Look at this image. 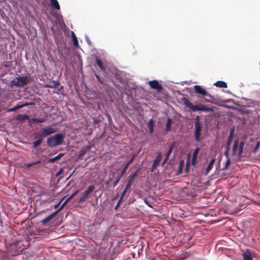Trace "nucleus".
<instances>
[{
    "mask_svg": "<svg viewBox=\"0 0 260 260\" xmlns=\"http://www.w3.org/2000/svg\"><path fill=\"white\" fill-rule=\"evenodd\" d=\"M64 139L62 134H57L54 136L49 138L47 140V144L49 147H54L61 145Z\"/></svg>",
    "mask_w": 260,
    "mask_h": 260,
    "instance_id": "1",
    "label": "nucleus"
},
{
    "mask_svg": "<svg viewBox=\"0 0 260 260\" xmlns=\"http://www.w3.org/2000/svg\"><path fill=\"white\" fill-rule=\"evenodd\" d=\"M244 145V141L239 142L238 140H236L233 146L232 155H238L239 158H241L243 156Z\"/></svg>",
    "mask_w": 260,
    "mask_h": 260,
    "instance_id": "2",
    "label": "nucleus"
},
{
    "mask_svg": "<svg viewBox=\"0 0 260 260\" xmlns=\"http://www.w3.org/2000/svg\"><path fill=\"white\" fill-rule=\"evenodd\" d=\"M183 102L185 106L189 108L193 111H202L205 112H212L213 109L211 108L207 107L204 105H194L192 103L187 99L184 98Z\"/></svg>",
    "mask_w": 260,
    "mask_h": 260,
    "instance_id": "3",
    "label": "nucleus"
},
{
    "mask_svg": "<svg viewBox=\"0 0 260 260\" xmlns=\"http://www.w3.org/2000/svg\"><path fill=\"white\" fill-rule=\"evenodd\" d=\"M201 130H202L201 124L200 121L199 116H197L195 118L194 132V140L197 142H199L201 140L200 136H201Z\"/></svg>",
    "mask_w": 260,
    "mask_h": 260,
    "instance_id": "4",
    "label": "nucleus"
},
{
    "mask_svg": "<svg viewBox=\"0 0 260 260\" xmlns=\"http://www.w3.org/2000/svg\"><path fill=\"white\" fill-rule=\"evenodd\" d=\"M29 80L26 76L19 77L11 81V84L16 87H22L28 83Z\"/></svg>",
    "mask_w": 260,
    "mask_h": 260,
    "instance_id": "5",
    "label": "nucleus"
},
{
    "mask_svg": "<svg viewBox=\"0 0 260 260\" xmlns=\"http://www.w3.org/2000/svg\"><path fill=\"white\" fill-rule=\"evenodd\" d=\"M94 188L95 187L93 185L89 186L87 189L82 193V196L79 198L78 202L79 203L84 202Z\"/></svg>",
    "mask_w": 260,
    "mask_h": 260,
    "instance_id": "6",
    "label": "nucleus"
},
{
    "mask_svg": "<svg viewBox=\"0 0 260 260\" xmlns=\"http://www.w3.org/2000/svg\"><path fill=\"white\" fill-rule=\"evenodd\" d=\"M44 138L55 133L57 131V128L52 125H48L46 127L41 129Z\"/></svg>",
    "mask_w": 260,
    "mask_h": 260,
    "instance_id": "7",
    "label": "nucleus"
},
{
    "mask_svg": "<svg viewBox=\"0 0 260 260\" xmlns=\"http://www.w3.org/2000/svg\"><path fill=\"white\" fill-rule=\"evenodd\" d=\"M194 89L195 92L198 94L201 95L202 96H208L210 98H212L210 94H208L207 91L204 88H203L201 86L196 85L194 86Z\"/></svg>",
    "mask_w": 260,
    "mask_h": 260,
    "instance_id": "8",
    "label": "nucleus"
},
{
    "mask_svg": "<svg viewBox=\"0 0 260 260\" xmlns=\"http://www.w3.org/2000/svg\"><path fill=\"white\" fill-rule=\"evenodd\" d=\"M148 84L151 89H155L158 92H160L162 89L161 85L159 84L157 80L149 81Z\"/></svg>",
    "mask_w": 260,
    "mask_h": 260,
    "instance_id": "9",
    "label": "nucleus"
},
{
    "mask_svg": "<svg viewBox=\"0 0 260 260\" xmlns=\"http://www.w3.org/2000/svg\"><path fill=\"white\" fill-rule=\"evenodd\" d=\"M161 158H162L161 153V152L157 153V154L155 158L153 160V164H152L151 168L150 171L151 172H154V171L155 170L156 168L158 165Z\"/></svg>",
    "mask_w": 260,
    "mask_h": 260,
    "instance_id": "10",
    "label": "nucleus"
},
{
    "mask_svg": "<svg viewBox=\"0 0 260 260\" xmlns=\"http://www.w3.org/2000/svg\"><path fill=\"white\" fill-rule=\"evenodd\" d=\"M175 146V142L172 143L169 147V150H168V152L166 155L165 158L164 159L162 162V166H164L165 164L167 162V161L168 160L169 157L171 154L173 149L174 148Z\"/></svg>",
    "mask_w": 260,
    "mask_h": 260,
    "instance_id": "11",
    "label": "nucleus"
},
{
    "mask_svg": "<svg viewBox=\"0 0 260 260\" xmlns=\"http://www.w3.org/2000/svg\"><path fill=\"white\" fill-rule=\"evenodd\" d=\"M58 214V211H55L54 213L49 215L48 217L42 220L41 223L43 225H46L48 224L49 221Z\"/></svg>",
    "mask_w": 260,
    "mask_h": 260,
    "instance_id": "12",
    "label": "nucleus"
},
{
    "mask_svg": "<svg viewBox=\"0 0 260 260\" xmlns=\"http://www.w3.org/2000/svg\"><path fill=\"white\" fill-rule=\"evenodd\" d=\"M242 255L244 260H253L252 254L249 249H247Z\"/></svg>",
    "mask_w": 260,
    "mask_h": 260,
    "instance_id": "13",
    "label": "nucleus"
},
{
    "mask_svg": "<svg viewBox=\"0 0 260 260\" xmlns=\"http://www.w3.org/2000/svg\"><path fill=\"white\" fill-rule=\"evenodd\" d=\"M44 138V137L41 130L37 131L34 134V139L41 140L43 141Z\"/></svg>",
    "mask_w": 260,
    "mask_h": 260,
    "instance_id": "14",
    "label": "nucleus"
},
{
    "mask_svg": "<svg viewBox=\"0 0 260 260\" xmlns=\"http://www.w3.org/2000/svg\"><path fill=\"white\" fill-rule=\"evenodd\" d=\"M59 85V83L58 82L53 81L50 82L48 84H46L45 85V87L51 88H53L57 87Z\"/></svg>",
    "mask_w": 260,
    "mask_h": 260,
    "instance_id": "15",
    "label": "nucleus"
},
{
    "mask_svg": "<svg viewBox=\"0 0 260 260\" xmlns=\"http://www.w3.org/2000/svg\"><path fill=\"white\" fill-rule=\"evenodd\" d=\"M147 127L150 134H152L153 133V121L152 119H150L147 123Z\"/></svg>",
    "mask_w": 260,
    "mask_h": 260,
    "instance_id": "16",
    "label": "nucleus"
},
{
    "mask_svg": "<svg viewBox=\"0 0 260 260\" xmlns=\"http://www.w3.org/2000/svg\"><path fill=\"white\" fill-rule=\"evenodd\" d=\"M28 105H29V104H28V103H25V104L20 105H17L13 108L8 109L7 110V111L8 112H14L19 108H22L24 106H27Z\"/></svg>",
    "mask_w": 260,
    "mask_h": 260,
    "instance_id": "17",
    "label": "nucleus"
},
{
    "mask_svg": "<svg viewBox=\"0 0 260 260\" xmlns=\"http://www.w3.org/2000/svg\"><path fill=\"white\" fill-rule=\"evenodd\" d=\"M96 63L98 67L101 69L103 71H105L106 70V68L104 65V63L103 61L98 58H96Z\"/></svg>",
    "mask_w": 260,
    "mask_h": 260,
    "instance_id": "18",
    "label": "nucleus"
},
{
    "mask_svg": "<svg viewBox=\"0 0 260 260\" xmlns=\"http://www.w3.org/2000/svg\"><path fill=\"white\" fill-rule=\"evenodd\" d=\"M63 155V153H59L57 156L49 159L48 162L49 163H53L55 161L59 159Z\"/></svg>",
    "mask_w": 260,
    "mask_h": 260,
    "instance_id": "19",
    "label": "nucleus"
},
{
    "mask_svg": "<svg viewBox=\"0 0 260 260\" xmlns=\"http://www.w3.org/2000/svg\"><path fill=\"white\" fill-rule=\"evenodd\" d=\"M171 124H172V120L171 118H169L167 119V123L166 124V127H165V131L167 132H170L171 131Z\"/></svg>",
    "mask_w": 260,
    "mask_h": 260,
    "instance_id": "20",
    "label": "nucleus"
},
{
    "mask_svg": "<svg viewBox=\"0 0 260 260\" xmlns=\"http://www.w3.org/2000/svg\"><path fill=\"white\" fill-rule=\"evenodd\" d=\"M51 5L56 10L60 9L59 3L57 0H50Z\"/></svg>",
    "mask_w": 260,
    "mask_h": 260,
    "instance_id": "21",
    "label": "nucleus"
},
{
    "mask_svg": "<svg viewBox=\"0 0 260 260\" xmlns=\"http://www.w3.org/2000/svg\"><path fill=\"white\" fill-rule=\"evenodd\" d=\"M214 85H215L217 87H227V84L226 83L222 81H217L215 84Z\"/></svg>",
    "mask_w": 260,
    "mask_h": 260,
    "instance_id": "22",
    "label": "nucleus"
},
{
    "mask_svg": "<svg viewBox=\"0 0 260 260\" xmlns=\"http://www.w3.org/2000/svg\"><path fill=\"white\" fill-rule=\"evenodd\" d=\"M138 172V170H137L133 174L130 175L128 177V179L127 181L133 183L134 179L137 176Z\"/></svg>",
    "mask_w": 260,
    "mask_h": 260,
    "instance_id": "23",
    "label": "nucleus"
},
{
    "mask_svg": "<svg viewBox=\"0 0 260 260\" xmlns=\"http://www.w3.org/2000/svg\"><path fill=\"white\" fill-rule=\"evenodd\" d=\"M214 162L215 159L214 158L210 161L206 169V174H207L209 172V171L212 169Z\"/></svg>",
    "mask_w": 260,
    "mask_h": 260,
    "instance_id": "24",
    "label": "nucleus"
},
{
    "mask_svg": "<svg viewBox=\"0 0 260 260\" xmlns=\"http://www.w3.org/2000/svg\"><path fill=\"white\" fill-rule=\"evenodd\" d=\"M72 36H73V44L75 47H78L79 46V43L78 41V39L77 37L75 36V34L74 33V32H72Z\"/></svg>",
    "mask_w": 260,
    "mask_h": 260,
    "instance_id": "25",
    "label": "nucleus"
},
{
    "mask_svg": "<svg viewBox=\"0 0 260 260\" xmlns=\"http://www.w3.org/2000/svg\"><path fill=\"white\" fill-rule=\"evenodd\" d=\"M28 118H29V116L27 115L20 114L18 116L17 119L20 120V121H23L25 119H28Z\"/></svg>",
    "mask_w": 260,
    "mask_h": 260,
    "instance_id": "26",
    "label": "nucleus"
},
{
    "mask_svg": "<svg viewBox=\"0 0 260 260\" xmlns=\"http://www.w3.org/2000/svg\"><path fill=\"white\" fill-rule=\"evenodd\" d=\"M36 140L32 142V147L34 148H37L38 146H39L42 143V140L35 139Z\"/></svg>",
    "mask_w": 260,
    "mask_h": 260,
    "instance_id": "27",
    "label": "nucleus"
},
{
    "mask_svg": "<svg viewBox=\"0 0 260 260\" xmlns=\"http://www.w3.org/2000/svg\"><path fill=\"white\" fill-rule=\"evenodd\" d=\"M48 119L47 116H45L44 117L36 118L37 123H42L45 122Z\"/></svg>",
    "mask_w": 260,
    "mask_h": 260,
    "instance_id": "28",
    "label": "nucleus"
},
{
    "mask_svg": "<svg viewBox=\"0 0 260 260\" xmlns=\"http://www.w3.org/2000/svg\"><path fill=\"white\" fill-rule=\"evenodd\" d=\"M41 162V161L40 160H38V161H37L36 162H32V163H29V164H25L24 165L25 166V167L27 168H29L30 167H31L33 165H37V164H38L39 163Z\"/></svg>",
    "mask_w": 260,
    "mask_h": 260,
    "instance_id": "29",
    "label": "nucleus"
},
{
    "mask_svg": "<svg viewBox=\"0 0 260 260\" xmlns=\"http://www.w3.org/2000/svg\"><path fill=\"white\" fill-rule=\"evenodd\" d=\"M230 164H231V158L226 159L225 164L224 166L223 167L222 170H224L227 169L228 168V167H229V166L230 165Z\"/></svg>",
    "mask_w": 260,
    "mask_h": 260,
    "instance_id": "30",
    "label": "nucleus"
},
{
    "mask_svg": "<svg viewBox=\"0 0 260 260\" xmlns=\"http://www.w3.org/2000/svg\"><path fill=\"white\" fill-rule=\"evenodd\" d=\"M233 139V136H232V133H230V135H229V136L228 137V141L226 142V144H229V145H231Z\"/></svg>",
    "mask_w": 260,
    "mask_h": 260,
    "instance_id": "31",
    "label": "nucleus"
},
{
    "mask_svg": "<svg viewBox=\"0 0 260 260\" xmlns=\"http://www.w3.org/2000/svg\"><path fill=\"white\" fill-rule=\"evenodd\" d=\"M260 147V141H257L256 145L253 150V153H255Z\"/></svg>",
    "mask_w": 260,
    "mask_h": 260,
    "instance_id": "32",
    "label": "nucleus"
},
{
    "mask_svg": "<svg viewBox=\"0 0 260 260\" xmlns=\"http://www.w3.org/2000/svg\"><path fill=\"white\" fill-rule=\"evenodd\" d=\"M199 150H200L199 148H196L193 151L192 156L197 158Z\"/></svg>",
    "mask_w": 260,
    "mask_h": 260,
    "instance_id": "33",
    "label": "nucleus"
},
{
    "mask_svg": "<svg viewBox=\"0 0 260 260\" xmlns=\"http://www.w3.org/2000/svg\"><path fill=\"white\" fill-rule=\"evenodd\" d=\"M28 122L29 124L37 123L36 118H28Z\"/></svg>",
    "mask_w": 260,
    "mask_h": 260,
    "instance_id": "34",
    "label": "nucleus"
},
{
    "mask_svg": "<svg viewBox=\"0 0 260 260\" xmlns=\"http://www.w3.org/2000/svg\"><path fill=\"white\" fill-rule=\"evenodd\" d=\"M122 176H121V175H120L116 179V180L114 181V182L113 183V185L114 186H115L117 185V184L118 183V182H119L120 180L121 179Z\"/></svg>",
    "mask_w": 260,
    "mask_h": 260,
    "instance_id": "35",
    "label": "nucleus"
},
{
    "mask_svg": "<svg viewBox=\"0 0 260 260\" xmlns=\"http://www.w3.org/2000/svg\"><path fill=\"white\" fill-rule=\"evenodd\" d=\"M127 190H128V189H126V188H124V189L122 191V192L121 194L120 198H121V200H123V199L124 197L125 196V195L126 194Z\"/></svg>",
    "mask_w": 260,
    "mask_h": 260,
    "instance_id": "36",
    "label": "nucleus"
},
{
    "mask_svg": "<svg viewBox=\"0 0 260 260\" xmlns=\"http://www.w3.org/2000/svg\"><path fill=\"white\" fill-rule=\"evenodd\" d=\"M128 166H127V165H126L124 166V168L122 169V172H121V173L120 174L121 176H122L123 175V174L125 173L126 170L128 168Z\"/></svg>",
    "mask_w": 260,
    "mask_h": 260,
    "instance_id": "37",
    "label": "nucleus"
},
{
    "mask_svg": "<svg viewBox=\"0 0 260 260\" xmlns=\"http://www.w3.org/2000/svg\"><path fill=\"white\" fill-rule=\"evenodd\" d=\"M69 201H68V199L63 203V204L60 206V207L57 210H56V211H58V213L63 209V208L64 207V205L66 204V203L68 202Z\"/></svg>",
    "mask_w": 260,
    "mask_h": 260,
    "instance_id": "38",
    "label": "nucleus"
},
{
    "mask_svg": "<svg viewBox=\"0 0 260 260\" xmlns=\"http://www.w3.org/2000/svg\"><path fill=\"white\" fill-rule=\"evenodd\" d=\"M69 201H68V199L63 203V204L60 206V207L57 210H56V211H58V213L63 209V208L64 207V205L66 204V203L68 202Z\"/></svg>",
    "mask_w": 260,
    "mask_h": 260,
    "instance_id": "39",
    "label": "nucleus"
},
{
    "mask_svg": "<svg viewBox=\"0 0 260 260\" xmlns=\"http://www.w3.org/2000/svg\"><path fill=\"white\" fill-rule=\"evenodd\" d=\"M69 201H68V199L63 203V204L60 206V207L57 210H56V211H58V213L63 209V208L64 207V205L66 204V203L68 202Z\"/></svg>",
    "mask_w": 260,
    "mask_h": 260,
    "instance_id": "40",
    "label": "nucleus"
},
{
    "mask_svg": "<svg viewBox=\"0 0 260 260\" xmlns=\"http://www.w3.org/2000/svg\"><path fill=\"white\" fill-rule=\"evenodd\" d=\"M132 183L127 181L126 184V186H125V188H126V189H128L130 188V187L131 186Z\"/></svg>",
    "mask_w": 260,
    "mask_h": 260,
    "instance_id": "41",
    "label": "nucleus"
},
{
    "mask_svg": "<svg viewBox=\"0 0 260 260\" xmlns=\"http://www.w3.org/2000/svg\"><path fill=\"white\" fill-rule=\"evenodd\" d=\"M197 158L193 157H192L191 164L192 165L194 166L196 164Z\"/></svg>",
    "mask_w": 260,
    "mask_h": 260,
    "instance_id": "42",
    "label": "nucleus"
},
{
    "mask_svg": "<svg viewBox=\"0 0 260 260\" xmlns=\"http://www.w3.org/2000/svg\"><path fill=\"white\" fill-rule=\"evenodd\" d=\"M78 192V190H77L76 191H75L73 194H72L68 199V201H69L70 200H71L72 198H73L77 193Z\"/></svg>",
    "mask_w": 260,
    "mask_h": 260,
    "instance_id": "43",
    "label": "nucleus"
},
{
    "mask_svg": "<svg viewBox=\"0 0 260 260\" xmlns=\"http://www.w3.org/2000/svg\"><path fill=\"white\" fill-rule=\"evenodd\" d=\"M224 154L225 156L226 159L230 158V157L229 156V151H225Z\"/></svg>",
    "mask_w": 260,
    "mask_h": 260,
    "instance_id": "44",
    "label": "nucleus"
},
{
    "mask_svg": "<svg viewBox=\"0 0 260 260\" xmlns=\"http://www.w3.org/2000/svg\"><path fill=\"white\" fill-rule=\"evenodd\" d=\"M122 200H121V198L119 199L118 202H117L116 205L115 207V209H117L120 205V204Z\"/></svg>",
    "mask_w": 260,
    "mask_h": 260,
    "instance_id": "45",
    "label": "nucleus"
},
{
    "mask_svg": "<svg viewBox=\"0 0 260 260\" xmlns=\"http://www.w3.org/2000/svg\"><path fill=\"white\" fill-rule=\"evenodd\" d=\"M230 146H231V145H229V144H226L225 148V151H229L230 149Z\"/></svg>",
    "mask_w": 260,
    "mask_h": 260,
    "instance_id": "46",
    "label": "nucleus"
},
{
    "mask_svg": "<svg viewBox=\"0 0 260 260\" xmlns=\"http://www.w3.org/2000/svg\"><path fill=\"white\" fill-rule=\"evenodd\" d=\"M63 172V169L61 168L59 170V171L58 172V173L56 174V176H58L61 174V173Z\"/></svg>",
    "mask_w": 260,
    "mask_h": 260,
    "instance_id": "47",
    "label": "nucleus"
},
{
    "mask_svg": "<svg viewBox=\"0 0 260 260\" xmlns=\"http://www.w3.org/2000/svg\"><path fill=\"white\" fill-rule=\"evenodd\" d=\"M134 157H135V156H133L126 165H127V166H128L133 162Z\"/></svg>",
    "mask_w": 260,
    "mask_h": 260,
    "instance_id": "48",
    "label": "nucleus"
},
{
    "mask_svg": "<svg viewBox=\"0 0 260 260\" xmlns=\"http://www.w3.org/2000/svg\"><path fill=\"white\" fill-rule=\"evenodd\" d=\"M95 77L97 79L98 81H99L101 83H102V80H101V78H100V77H99V75H95Z\"/></svg>",
    "mask_w": 260,
    "mask_h": 260,
    "instance_id": "49",
    "label": "nucleus"
},
{
    "mask_svg": "<svg viewBox=\"0 0 260 260\" xmlns=\"http://www.w3.org/2000/svg\"><path fill=\"white\" fill-rule=\"evenodd\" d=\"M86 153V151H83V152H82L80 154V156H81L82 155H83L85 153Z\"/></svg>",
    "mask_w": 260,
    "mask_h": 260,
    "instance_id": "50",
    "label": "nucleus"
},
{
    "mask_svg": "<svg viewBox=\"0 0 260 260\" xmlns=\"http://www.w3.org/2000/svg\"><path fill=\"white\" fill-rule=\"evenodd\" d=\"M59 204H60V203H59L58 204H57L55 205L54 206V208H58V206H59Z\"/></svg>",
    "mask_w": 260,
    "mask_h": 260,
    "instance_id": "51",
    "label": "nucleus"
},
{
    "mask_svg": "<svg viewBox=\"0 0 260 260\" xmlns=\"http://www.w3.org/2000/svg\"><path fill=\"white\" fill-rule=\"evenodd\" d=\"M233 132H234V130H233V131H232V130H231V131H230V133H232V135H233Z\"/></svg>",
    "mask_w": 260,
    "mask_h": 260,
    "instance_id": "52",
    "label": "nucleus"
},
{
    "mask_svg": "<svg viewBox=\"0 0 260 260\" xmlns=\"http://www.w3.org/2000/svg\"><path fill=\"white\" fill-rule=\"evenodd\" d=\"M98 122V121H96V120H94V123H97Z\"/></svg>",
    "mask_w": 260,
    "mask_h": 260,
    "instance_id": "53",
    "label": "nucleus"
},
{
    "mask_svg": "<svg viewBox=\"0 0 260 260\" xmlns=\"http://www.w3.org/2000/svg\"><path fill=\"white\" fill-rule=\"evenodd\" d=\"M188 168L187 167V168H186V171H188Z\"/></svg>",
    "mask_w": 260,
    "mask_h": 260,
    "instance_id": "54",
    "label": "nucleus"
}]
</instances>
